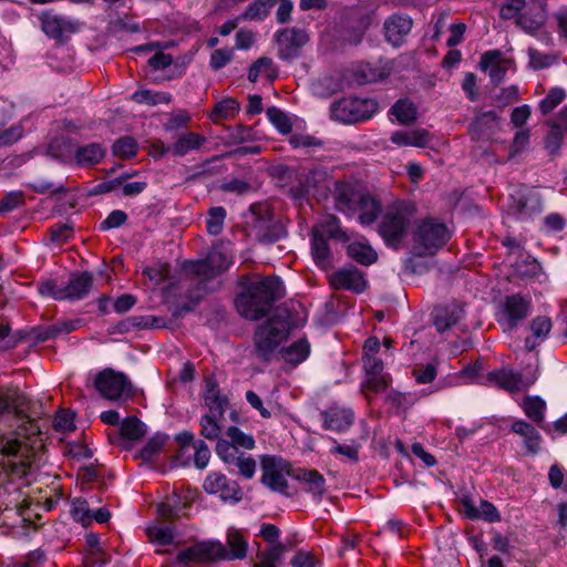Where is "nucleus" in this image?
<instances>
[{
    "label": "nucleus",
    "mask_w": 567,
    "mask_h": 567,
    "mask_svg": "<svg viewBox=\"0 0 567 567\" xmlns=\"http://www.w3.org/2000/svg\"><path fill=\"white\" fill-rule=\"evenodd\" d=\"M290 464L279 456L265 455L261 457V483L272 492L288 495Z\"/></svg>",
    "instance_id": "8"
},
{
    "label": "nucleus",
    "mask_w": 567,
    "mask_h": 567,
    "mask_svg": "<svg viewBox=\"0 0 567 567\" xmlns=\"http://www.w3.org/2000/svg\"><path fill=\"white\" fill-rule=\"evenodd\" d=\"M204 404L209 411L218 412L224 417L225 410L228 405L227 396L220 393L218 383L215 378L207 377L205 379Z\"/></svg>",
    "instance_id": "29"
},
{
    "label": "nucleus",
    "mask_w": 567,
    "mask_h": 567,
    "mask_svg": "<svg viewBox=\"0 0 567 567\" xmlns=\"http://www.w3.org/2000/svg\"><path fill=\"white\" fill-rule=\"evenodd\" d=\"M462 512L470 519H483L488 523H495L501 520V515L496 507L487 502L480 501V506L477 507L474 501L470 496H463L461 498Z\"/></svg>",
    "instance_id": "23"
},
{
    "label": "nucleus",
    "mask_w": 567,
    "mask_h": 567,
    "mask_svg": "<svg viewBox=\"0 0 567 567\" xmlns=\"http://www.w3.org/2000/svg\"><path fill=\"white\" fill-rule=\"evenodd\" d=\"M171 267L165 262H155L143 269V275L147 277L153 286H158L169 278Z\"/></svg>",
    "instance_id": "54"
},
{
    "label": "nucleus",
    "mask_w": 567,
    "mask_h": 567,
    "mask_svg": "<svg viewBox=\"0 0 567 567\" xmlns=\"http://www.w3.org/2000/svg\"><path fill=\"white\" fill-rule=\"evenodd\" d=\"M227 546L229 550L224 546V554L219 556L220 559H241L246 556L247 543L238 532L234 530L228 533Z\"/></svg>",
    "instance_id": "40"
},
{
    "label": "nucleus",
    "mask_w": 567,
    "mask_h": 567,
    "mask_svg": "<svg viewBox=\"0 0 567 567\" xmlns=\"http://www.w3.org/2000/svg\"><path fill=\"white\" fill-rule=\"evenodd\" d=\"M463 309L453 303L435 308L433 323L439 332H444L454 327L462 318Z\"/></svg>",
    "instance_id": "31"
},
{
    "label": "nucleus",
    "mask_w": 567,
    "mask_h": 567,
    "mask_svg": "<svg viewBox=\"0 0 567 567\" xmlns=\"http://www.w3.org/2000/svg\"><path fill=\"white\" fill-rule=\"evenodd\" d=\"M184 271L194 278H198L203 281H208L219 276L215 269L210 266L207 258L195 261H187L184 264Z\"/></svg>",
    "instance_id": "44"
},
{
    "label": "nucleus",
    "mask_w": 567,
    "mask_h": 567,
    "mask_svg": "<svg viewBox=\"0 0 567 567\" xmlns=\"http://www.w3.org/2000/svg\"><path fill=\"white\" fill-rule=\"evenodd\" d=\"M247 224L250 227V234L260 243H272L277 239L271 227V218L267 208L261 205H252Z\"/></svg>",
    "instance_id": "17"
},
{
    "label": "nucleus",
    "mask_w": 567,
    "mask_h": 567,
    "mask_svg": "<svg viewBox=\"0 0 567 567\" xmlns=\"http://www.w3.org/2000/svg\"><path fill=\"white\" fill-rule=\"evenodd\" d=\"M224 545L219 542H202L182 550L176 557V564L186 567L192 563H209L220 559Z\"/></svg>",
    "instance_id": "13"
},
{
    "label": "nucleus",
    "mask_w": 567,
    "mask_h": 567,
    "mask_svg": "<svg viewBox=\"0 0 567 567\" xmlns=\"http://www.w3.org/2000/svg\"><path fill=\"white\" fill-rule=\"evenodd\" d=\"M267 116L274 126L281 134H289L292 130V123L290 118L279 109L272 106L267 110Z\"/></svg>",
    "instance_id": "58"
},
{
    "label": "nucleus",
    "mask_w": 567,
    "mask_h": 567,
    "mask_svg": "<svg viewBox=\"0 0 567 567\" xmlns=\"http://www.w3.org/2000/svg\"><path fill=\"white\" fill-rule=\"evenodd\" d=\"M284 295V285L277 277L249 279L236 297L235 306L241 317L256 321L266 316Z\"/></svg>",
    "instance_id": "1"
},
{
    "label": "nucleus",
    "mask_w": 567,
    "mask_h": 567,
    "mask_svg": "<svg viewBox=\"0 0 567 567\" xmlns=\"http://www.w3.org/2000/svg\"><path fill=\"white\" fill-rule=\"evenodd\" d=\"M391 114L394 115L401 124H410L416 118V107L408 100H400L392 106Z\"/></svg>",
    "instance_id": "52"
},
{
    "label": "nucleus",
    "mask_w": 567,
    "mask_h": 567,
    "mask_svg": "<svg viewBox=\"0 0 567 567\" xmlns=\"http://www.w3.org/2000/svg\"><path fill=\"white\" fill-rule=\"evenodd\" d=\"M204 488L210 494H218L224 501L239 502L243 497L239 485L217 472L210 473L206 477Z\"/></svg>",
    "instance_id": "18"
},
{
    "label": "nucleus",
    "mask_w": 567,
    "mask_h": 567,
    "mask_svg": "<svg viewBox=\"0 0 567 567\" xmlns=\"http://www.w3.org/2000/svg\"><path fill=\"white\" fill-rule=\"evenodd\" d=\"M530 307L532 301L527 297L519 293L507 296L502 303L499 322L507 329H514L528 316Z\"/></svg>",
    "instance_id": "16"
},
{
    "label": "nucleus",
    "mask_w": 567,
    "mask_h": 567,
    "mask_svg": "<svg viewBox=\"0 0 567 567\" xmlns=\"http://www.w3.org/2000/svg\"><path fill=\"white\" fill-rule=\"evenodd\" d=\"M205 142L206 138L200 134L194 132L183 133L171 147L162 144L159 146V154L164 155L172 152L175 156H185L189 152L199 150Z\"/></svg>",
    "instance_id": "26"
},
{
    "label": "nucleus",
    "mask_w": 567,
    "mask_h": 567,
    "mask_svg": "<svg viewBox=\"0 0 567 567\" xmlns=\"http://www.w3.org/2000/svg\"><path fill=\"white\" fill-rule=\"evenodd\" d=\"M337 208L346 214L358 213L361 224H372L381 213V204L370 194L355 189L349 183H337Z\"/></svg>",
    "instance_id": "2"
},
{
    "label": "nucleus",
    "mask_w": 567,
    "mask_h": 567,
    "mask_svg": "<svg viewBox=\"0 0 567 567\" xmlns=\"http://www.w3.org/2000/svg\"><path fill=\"white\" fill-rule=\"evenodd\" d=\"M429 133L424 130L410 132H394L390 140L399 146H424L427 143Z\"/></svg>",
    "instance_id": "42"
},
{
    "label": "nucleus",
    "mask_w": 567,
    "mask_h": 567,
    "mask_svg": "<svg viewBox=\"0 0 567 567\" xmlns=\"http://www.w3.org/2000/svg\"><path fill=\"white\" fill-rule=\"evenodd\" d=\"M499 128V118L495 112L488 111L478 115L470 126L473 140H489Z\"/></svg>",
    "instance_id": "27"
},
{
    "label": "nucleus",
    "mask_w": 567,
    "mask_h": 567,
    "mask_svg": "<svg viewBox=\"0 0 567 567\" xmlns=\"http://www.w3.org/2000/svg\"><path fill=\"white\" fill-rule=\"evenodd\" d=\"M348 255L357 262L369 266L377 261L378 255L365 239L352 241L348 246Z\"/></svg>",
    "instance_id": "35"
},
{
    "label": "nucleus",
    "mask_w": 567,
    "mask_h": 567,
    "mask_svg": "<svg viewBox=\"0 0 567 567\" xmlns=\"http://www.w3.org/2000/svg\"><path fill=\"white\" fill-rule=\"evenodd\" d=\"M0 453L8 458L6 467L18 476L25 475L31 465L32 453L19 439L7 437L0 441Z\"/></svg>",
    "instance_id": "10"
},
{
    "label": "nucleus",
    "mask_w": 567,
    "mask_h": 567,
    "mask_svg": "<svg viewBox=\"0 0 567 567\" xmlns=\"http://www.w3.org/2000/svg\"><path fill=\"white\" fill-rule=\"evenodd\" d=\"M223 417L219 416L218 412L209 411L200 416L199 419V433L203 437L209 441H219L223 427L219 421Z\"/></svg>",
    "instance_id": "36"
},
{
    "label": "nucleus",
    "mask_w": 567,
    "mask_h": 567,
    "mask_svg": "<svg viewBox=\"0 0 567 567\" xmlns=\"http://www.w3.org/2000/svg\"><path fill=\"white\" fill-rule=\"evenodd\" d=\"M508 212L517 219H528L543 209L542 198L537 190L522 186L509 196Z\"/></svg>",
    "instance_id": "11"
},
{
    "label": "nucleus",
    "mask_w": 567,
    "mask_h": 567,
    "mask_svg": "<svg viewBox=\"0 0 567 567\" xmlns=\"http://www.w3.org/2000/svg\"><path fill=\"white\" fill-rule=\"evenodd\" d=\"M297 478L306 484V489L317 497H321L326 492V481L316 470L301 471Z\"/></svg>",
    "instance_id": "45"
},
{
    "label": "nucleus",
    "mask_w": 567,
    "mask_h": 567,
    "mask_svg": "<svg viewBox=\"0 0 567 567\" xmlns=\"http://www.w3.org/2000/svg\"><path fill=\"white\" fill-rule=\"evenodd\" d=\"M413 216L412 204L405 202L395 204L385 213L380 224V235L388 244L396 245L404 237Z\"/></svg>",
    "instance_id": "5"
},
{
    "label": "nucleus",
    "mask_w": 567,
    "mask_h": 567,
    "mask_svg": "<svg viewBox=\"0 0 567 567\" xmlns=\"http://www.w3.org/2000/svg\"><path fill=\"white\" fill-rule=\"evenodd\" d=\"M532 337L526 338L525 347L528 351L536 348L539 342H543L551 330V320L546 316L534 318L529 323Z\"/></svg>",
    "instance_id": "34"
},
{
    "label": "nucleus",
    "mask_w": 567,
    "mask_h": 567,
    "mask_svg": "<svg viewBox=\"0 0 567 567\" xmlns=\"http://www.w3.org/2000/svg\"><path fill=\"white\" fill-rule=\"evenodd\" d=\"M276 40L279 56L286 60L297 55L299 49L308 42L309 35L305 30L287 28L276 33Z\"/></svg>",
    "instance_id": "19"
},
{
    "label": "nucleus",
    "mask_w": 567,
    "mask_h": 567,
    "mask_svg": "<svg viewBox=\"0 0 567 567\" xmlns=\"http://www.w3.org/2000/svg\"><path fill=\"white\" fill-rule=\"evenodd\" d=\"M266 76L270 80L277 78V70L274 66V62L271 59L261 56L250 66L248 72V79L251 82H256L258 78Z\"/></svg>",
    "instance_id": "46"
},
{
    "label": "nucleus",
    "mask_w": 567,
    "mask_h": 567,
    "mask_svg": "<svg viewBox=\"0 0 567 567\" xmlns=\"http://www.w3.org/2000/svg\"><path fill=\"white\" fill-rule=\"evenodd\" d=\"M93 286V276L90 272L73 274L63 287L66 300H79L87 296Z\"/></svg>",
    "instance_id": "30"
},
{
    "label": "nucleus",
    "mask_w": 567,
    "mask_h": 567,
    "mask_svg": "<svg viewBox=\"0 0 567 567\" xmlns=\"http://www.w3.org/2000/svg\"><path fill=\"white\" fill-rule=\"evenodd\" d=\"M511 60L505 59L498 50L485 52L480 60V68L487 71L493 82L499 83L509 69Z\"/></svg>",
    "instance_id": "24"
},
{
    "label": "nucleus",
    "mask_w": 567,
    "mask_h": 567,
    "mask_svg": "<svg viewBox=\"0 0 567 567\" xmlns=\"http://www.w3.org/2000/svg\"><path fill=\"white\" fill-rule=\"evenodd\" d=\"M391 383V378L386 373L365 374V379L362 384V390L368 392L381 393L384 392Z\"/></svg>",
    "instance_id": "49"
},
{
    "label": "nucleus",
    "mask_w": 567,
    "mask_h": 567,
    "mask_svg": "<svg viewBox=\"0 0 567 567\" xmlns=\"http://www.w3.org/2000/svg\"><path fill=\"white\" fill-rule=\"evenodd\" d=\"M94 386L102 398L111 401H122L132 394V385L126 375L112 369L99 372Z\"/></svg>",
    "instance_id": "9"
},
{
    "label": "nucleus",
    "mask_w": 567,
    "mask_h": 567,
    "mask_svg": "<svg viewBox=\"0 0 567 567\" xmlns=\"http://www.w3.org/2000/svg\"><path fill=\"white\" fill-rule=\"evenodd\" d=\"M390 74V68L382 62H364L358 64L352 71V81L359 85L374 83L385 79Z\"/></svg>",
    "instance_id": "25"
},
{
    "label": "nucleus",
    "mask_w": 567,
    "mask_h": 567,
    "mask_svg": "<svg viewBox=\"0 0 567 567\" xmlns=\"http://www.w3.org/2000/svg\"><path fill=\"white\" fill-rule=\"evenodd\" d=\"M146 434L145 425L135 416L125 419L121 423L120 435L124 441V446H127V442H135L141 440Z\"/></svg>",
    "instance_id": "37"
},
{
    "label": "nucleus",
    "mask_w": 567,
    "mask_h": 567,
    "mask_svg": "<svg viewBox=\"0 0 567 567\" xmlns=\"http://www.w3.org/2000/svg\"><path fill=\"white\" fill-rule=\"evenodd\" d=\"M310 353V344L307 340L300 339L291 346L281 349L280 354L282 359L293 365L305 361Z\"/></svg>",
    "instance_id": "41"
},
{
    "label": "nucleus",
    "mask_w": 567,
    "mask_h": 567,
    "mask_svg": "<svg viewBox=\"0 0 567 567\" xmlns=\"http://www.w3.org/2000/svg\"><path fill=\"white\" fill-rule=\"evenodd\" d=\"M287 334V322L272 317L260 324L254 334L256 354L264 361H269Z\"/></svg>",
    "instance_id": "6"
},
{
    "label": "nucleus",
    "mask_w": 567,
    "mask_h": 567,
    "mask_svg": "<svg viewBox=\"0 0 567 567\" xmlns=\"http://www.w3.org/2000/svg\"><path fill=\"white\" fill-rule=\"evenodd\" d=\"M374 19V14L372 11L357 8L351 10L348 17V24L350 28L347 40L352 44H358L361 42L364 33L370 28Z\"/></svg>",
    "instance_id": "22"
},
{
    "label": "nucleus",
    "mask_w": 567,
    "mask_h": 567,
    "mask_svg": "<svg viewBox=\"0 0 567 567\" xmlns=\"http://www.w3.org/2000/svg\"><path fill=\"white\" fill-rule=\"evenodd\" d=\"M48 152L64 164L91 167L103 159L105 147L100 143L78 145L71 138H59L50 143Z\"/></svg>",
    "instance_id": "3"
},
{
    "label": "nucleus",
    "mask_w": 567,
    "mask_h": 567,
    "mask_svg": "<svg viewBox=\"0 0 567 567\" xmlns=\"http://www.w3.org/2000/svg\"><path fill=\"white\" fill-rule=\"evenodd\" d=\"M226 209L221 206L212 207L206 218V228L209 235L217 236L224 229Z\"/></svg>",
    "instance_id": "51"
},
{
    "label": "nucleus",
    "mask_w": 567,
    "mask_h": 567,
    "mask_svg": "<svg viewBox=\"0 0 567 567\" xmlns=\"http://www.w3.org/2000/svg\"><path fill=\"white\" fill-rule=\"evenodd\" d=\"M70 513L75 520L82 523L83 525H86L92 520V514L85 499H73L71 503Z\"/></svg>",
    "instance_id": "62"
},
{
    "label": "nucleus",
    "mask_w": 567,
    "mask_h": 567,
    "mask_svg": "<svg viewBox=\"0 0 567 567\" xmlns=\"http://www.w3.org/2000/svg\"><path fill=\"white\" fill-rule=\"evenodd\" d=\"M511 429L515 434L524 439V445L529 453L536 454L539 451L542 436L532 424L519 420L515 421Z\"/></svg>",
    "instance_id": "33"
},
{
    "label": "nucleus",
    "mask_w": 567,
    "mask_h": 567,
    "mask_svg": "<svg viewBox=\"0 0 567 567\" xmlns=\"http://www.w3.org/2000/svg\"><path fill=\"white\" fill-rule=\"evenodd\" d=\"M216 454L224 463L238 468L240 475L250 480L256 472V461L243 452L234 449L226 440H219L216 444Z\"/></svg>",
    "instance_id": "14"
},
{
    "label": "nucleus",
    "mask_w": 567,
    "mask_h": 567,
    "mask_svg": "<svg viewBox=\"0 0 567 567\" xmlns=\"http://www.w3.org/2000/svg\"><path fill=\"white\" fill-rule=\"evenodd\" d=\"M545 13L543 8L537 3H530L517 17L516 24L528 33H534L544 24Z\"/></svg>",
    "instance_id": "32"
},
{
    "label": "nucleus",
    "mask_w": 567,
    "mask_h": 567,
    "mask_svg": "<svg viewBox=\"0 0 567 567\" xmlns=\"http://www.w3.org/2000/svg\"><path fill=\"white\" fill-rule=\"evenodd\" d=\"M412 19L403 14H392L384 21L385 39L394 47H400L412 29Z\"/></svg>",
    "instance_id": "21"
},
{
    "label": "nucleus",
    "mask_w": 567,
    "mask_h": 567,
    "mask_svg": "<svg viewBox=\"0 0 567 567\" xmlns=\"http://www.w3.org/2000/svg\"><path fill=\"white\" fill-rule=\"evenodd\" d=\"M450 231L447 227L435 219H424L413 233V254L423 256H433L449 240Z\"/></svg>",
    "instance_id": "4"
},
{
    "label": "nucleus",
    "mask_w": 567,
    "mask_h": 567,
    "mask_svg": "<svg viewBox=\"0 0 567 567\" xmlns=\"http://www.w3.org/2000/svg\"><path fill=\"white\" fill-rule=\"evenodd\" d=\"M323 427L330 431L342 432L353 422V412L349 409L332 406L321 412Z\"/></svg>",
    "instance_id": "28"
},
{
    "label": "nucleus",
    "mask_w": 567,
    "mask_h": 567,
    "mask_svg": "<svg viewBox=\"0 0 567 567\" xmlns=\"http://www.w3.org/2000/svg\"><path fill=\"white\" fill-rule=\"evenodd\" d=\"M486 379L491 384L501 389L508 392H517L526 390L534 384L537 380V374L536 372H533L524 377L520 373H516L511 369L504 368L489 372Z\"/></svg>",
    "instance_id": "15"
},
{
    "label": "nucleus",
    "mask_w": 567,
    "mask_h": 567,
    "mask_svg": "<svg viewBox=\"0 0 567 567\" xmlns=\"http://www.w3.org/2000/svg\"><path fill=\"white\" fill-rule=\"evenodd\" d=\"M529 66L534 70H542L551 66L558 60V54L542 53L534 48H529L528 51Z\"/></svg>",
    "instance_id": "56"
},
{
    "label": "nucleus",
    "mask_w": 567,
    "mask_h": 567,
    "mask_svg": "<svg viewBox=\"0 0 567 567\" xmlns=\"http://www.w3.org/2000/svg\"><path fill=\"white\" fill-rule=\"evenodd\" d=\"M288 550V545L277 543L270 545L266 550L258 554L259 561L254 564V567H277L281 563L285 553Z\"/></svg>",
    "instance_id": "38"
},
{
    "label": "nucleus",
    "mask_w": 567,
    "mask_h": 567,
    "mask_svg": "<svg viewBox=\"0 0 567 567\" xmlns=\"http://www.w3.org/2000/svg\"><path fill=\"white\" fill-rule=\"evenodd\" d=\"M112 151L120 158H131L136 155L137 144L132 137H122L113 144Z\"/></svg>",
    "instance_id": "59"
},
{
    "label": "nucleus",
    "mask_w": 567,
    "mask_h": 567,
    "mask_svg": "<svg viewBox=\"0 0 567 567\" xmlns=\"http://www.w3.org/2000/svg\"><path fill=\"white\" fill-rule=\"evenodd\" d=\"M206 258L218 275L226 271L231 265V257L218 249H213Z\"/></svg>",
    "instance_id": "64"
},
{
    "label": "nucleus",
    "mask_w": 567,
    "mask_h": 567,
    "mask_svg": "<svg viewBox=\"0 0 567 567\" xmlns=\"http://www.w3.org/2000/svg\"><path fill=\"white\" fill-rule=\"evenodd\" d=\"M239 110V102L236 99L227 97L215 105L210 117L214 122L233 118Z\"/></svg>",
    "instance_id": "47"
},
{
    "label": "nucleus",
    "mask_w": 567,
    "mask_h": 567,
    "mask_svg": "<svg viewBox=\"0 0 567 567\" xmlns=\"http://www.w3.org/2000/svg\"><path fill=\"white\" fill-rule=\"evenodd\" d=\"M167 439V435L159 433L152 436L141 450L140 457L146 462L153 460L163 450Z\"/></svg>",
    "instance_id": "55"
},
{
    "label": "nucleus",
    "mask_w": 567,
    "mask_h": 567,
    "mask_svg": "<svg viewBox=\"0 0 567 567\" xmlns=\"http://www.w3.org/2000/svg\"><path fill=\"white\" fill-rule=\"evenodd\" d=\"M564 133L559 124H553L545 138V147L550 155H558L563 144Z\"/></svg>",
    "instance_id": "61"
},
{
    "label": "nucleus",
    "mask_w": 567,
    "mask_h": 567,
    "mask_svg": "<svg viewBox=\"0 0 567 567\" xmlns=\"http://www.w3.org/2000/svg\"><path fill=\"white\" fill-rule=\"evenodd\" d=\"M275 2L276 0H256L248 6L241 18L260 21L267 17Z\"/></svg>",
    "instance_id": "53"
},
{
    "label": "nucleus",
    "mask_w": 567,
    "mask_h": 567,
    "mask_svg": "<svg viewBox=\"0 0 567 567\" xmlns=\"http://www.w3.org/2000/svg\"><path fill=\"white\" fill-rule=\"evenodd\" d=\"M312 257L315 262L322 269L331 266V254L327 239L318 231L312 237Z\"/></svg>",
    "instance_id": "39"
},
{
    "label": "nucleus",
    "mask_w": 567,
    "mask_h": 567,
    "mask_svg": "<svg viewBox=\"0 0 567 567\" xmlns=\"http://www.w3.org/2000/svg\"><path fill=\"white\" fill-rule=\"evenodd\" d=\"M146 534L150 542L157 546L175 544L176 534L169 526L154 524L146 528Z\"/></svg>",
    "instance_id": "43"
},
{
    "label": "nucleus",
    "mask_w": 567,
    "mask_h": 567,
    "mask_svg": "<svg viewBox=\"0 0 567 567\" xmlns=\"http://www.w3.org/2000/svg\"><path fill=\"white\" fill-rule=\"evenodd\" d=\"M566 97V92L561 87H553L547 93L546 97L540 101L539 110L543 114L550 113L556 106H558Z\"/></svg>",
    "instance_id": "60"
},
{
    "label": "nucleus",
    "mask_w": 567,
    "mask_h": 567,
    "mask_svg": "<svg viewBox=\"0 0 567 567\" xmlns=\"http://www.w3.org/2000/svg\"><path fill=\"white\" fill-rule=\"evenodd\" d=\"M226 435L229 440H226L228 444H231L235 450L239 447L245 450H252L255 447V440L252 435L243 432L237 426H229L226 431Z\"/></svg>",
    "instance_id": "50"
},
{
    "label": "nucleus",
    "mask_w": 567,
    "mask_h": 567,
    "mask_svg": "<svg viewBox=\"0 0 567 567\" xmlns=\"http://www.w3.org/2000/svg\"><path fill=\"white\" fill-rule=\"evenodd\" d=\"M330 285L338 290H350L361 293L367 287V281L361 271L355 267L341 268L329 277Z\"/></svg>",
    "instance_id": "20"
},
{
    "label": "nucleus",
    "mask_w": 567,
    "mask_h": 567,
    "mask_svg": "<svg viewBox=\"0 0 567 567\" xmlns=\"http://www.w3.org/2000/svg\"><path fill=\"white\" fill-rule=\"evenodd\" d=\"M526 415L537 424H542L545 416L546 403L539 396H527L523 401Z\"/></svg>",
    "instance_id": "48"
},
{
    "label": "nucleus",
    "mask_w": 567,
    "mask_h": 567,
    "mask_svg": "<svg viewBox=\"0 0 567 567\" xmlns=\"http://www.w3.org/2000/svg\"><path fill=\"white\" fill-rule=\"evenodd\" d=\"M378 109V102L373 99L343 97L331 105V116L350 124L370 118Z\"/></svg>",
    "instance_id": "7"
},
{
    "label": "nucleus",
    "mask_w": 567,
    "mask_h": 567,
    "mask_svg": "<svg viewBox=\"0 0 567 567\" xmlns=\"http://www.w3.org/2000/svg\"><path fill=\"white\" fill-rule=\"evenodd\" d=\"M132 99L137 103H145L148 105H156L159 103H169L171 95L164 92H154L151 90L136 91Z\"/></svg>",
    "instance_id": "57"
},
{
    "label": "nucleus",
    "mask_w": 567,
    "mask_h": 567,
    "mask_svg": "<svg viewBox=\"0 0 567 567\" xmlns=\"http://www.w3.org/2000/svg\"><path fill=\"white\" fill-rule=\"evenodd\" d=\"M315 231H318L321 236H329V237H341L343 236V231L340 228L339 219L334 216H326Z\"/></svg>",
    "instance_id": "63"
},
{
    "label": "nucleus",
    "mask_w": 567,
    "mask_h": 567,
    "mask_svg": "<svg viewBox=\"0 0 567 567\" xmlns=\"http://www.w3.org/2000/svg\"><path fill=\"white\" fill-rule=\"evenodd\" d=\"M40 22L42 31L59 43H65L82 28V23L79 20L52 12H44L40 17Z\"/></svg>",
    "instance_id": "12"
}]
</instances>
